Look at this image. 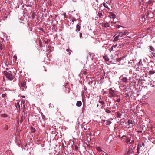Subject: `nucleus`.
Returning a JSON list of instances; mask_svg holds the SVG:
<instances>
[{
  "instance_id": "obj_8",
  "label": "nucleus",
  "mask_w": 155,
  "mask_h": 155,
  "mask_svg": "<svg viewBox=\"0 0 155 155\" xmlns=\"http://www.w3.org/2000/svg\"><path fill=\"white\" fill-rule=\"evenodd\" d=\"M142 147V145L141 143H139L137 147L138 151H139L141 149Z\"/></svg>"
},
{
  "instance_id": "obj_6",
  "label": "nucleus",
  "mask_w": 155,
  "mask_h": 155,
  "mask_svg": "<svg viewBox=\"0 0 155 155\" xmlns=\"http://www.w3.org/2000/svg\"><path fill=\"white\" fill-rule=\"evenodd\" d=\"M110 23L105 22L102 23V26L104 27H107L110 26Z\"/></svg>"
},
{
  "instance_id": "obj_41",
  "label": "nucleus",
  "mask_w": 155,
  "mask_h": 155,
  "mask_svg": "<svg viewBox=\"0 0 155 155\" xmlns=\"http://www.w3.org/2000/svg\"><path fill=\"white\" fill-rule=\"evenodd\" d=\"M134 142V141L132 140L131 142L130 143H133Z\"/></svg>"
},
{
  "instance_id": "obj_5",
  "label": "nucleus",
  "mask_w": 155,
  "mask_h": 155,
  "mask_svg": "<svg viewBox=\"0 0 155 155\" xmlns=\"http://www.w3.org/2000/svg\"><path fill=\"white\" fill-rule=\"evenodd\" d=\"M134 152L132 149H130L127 152L126 155H133Z\"/></svg>"
},
{
  "instance_id": "obj_9",
  "label": "nucleus",
  "mask_w": 155,
  "mask_h": 155,
  "mask_svg": "<svg viewBox=\"0 0 155 155\" xmlns=\"http://www.w3.org/2000/svg\"><path fill=\"white\" fill-rule=\"evenodd\" d=\"M103 6L105 7V8H107L109 10H110V8H109L108 7V3H105V2H104L103 3Z\"/></svg>"
},
{
  "instance_id": "obj_23",
  "label": "nucleus",
  "mask_w": 155,
  "mask_h": 155,
  "mask_svg": "<svg viewBox=\"0 0 155 155\" xmlns=\"http://www.w3.org/2000/svg\"><path fill=\"white\" fill-rule=\"evenodd\" d=\"M105 112L108 113H110L111 112V111L108 108L105 109Z\"/></svg>"
},
{
  "instance_id": "obj_30",
  "label": "nucleus",
  "mask_w": 155,
  "mask_h": 155,
  "mask_svg": "<svg viewBox=\"0 0 155 155\" xmlns=\"http://www.w3.org/2000/svg\"><path fill=\"white\" fill-rule=\"evenodd\" d=\"M120 97H119V98L117 100L115 101V102H120Z\"/></svg>"
},
{
  "instance_id": "obj_13",
  "label": "nucleus",
  "mask_w": 155,
  "mask_h": 155,
  "mask_svg": "<svg viewBox=\"0 0 155 155\" xmlns=\"http://www.w3.org/2000/svg\"><path fill=\"white\" fill-rule=\"evenodd\" d=\"M80 30V26L79 25H77L76 26V31L77 32V33H78V31H79Z\"/></svg>"
},
{
  "instance_id": "obj_44",
  "label": "nucleus",
  "mask_w": 155,
  "mask_h": 155,
  "mask_svg": "<svg viewBox=\"0 0 155 155\" xmlns=\"http://www.w3.org/2000/svg\"><path fill=\"white\" fill-rule=\"evenodd\" d=\"M105 121H106V120H103V122H105Z\"/></svg>"
},
{
  "instance_id": "obj_33",
  "label": "nucleus",
  "mask_w": 155,
  "mask_h": 155,
  "mask_svg": "<svg viewBox=\"0 0 155 155\" xmlns=\"http://www.w3.org/2000/svg\"><path fill=\"white\" fill-rule=\"evenodd\" d=\"M72 21L73 22H74V21H76V19L75 18H73Z\"/></svg>"
},
{
  "instance_id": "obj_3",
  "label": "nucleus",
  "mask_w": 155,
  "mask_h": 155,
  "mask_svg": "<svg viewBox=\"0 0 155 155\" xmlns=\"http://www.w3.org/2000/svg\"><path fill=\"white\" fill-rule=\"evenodd\" d=\"M116 93V90H113L112 88H110L109 91V96L110 97H113Z\"/></svg>"
},
{
  "instance_id": "obj_10",
  "label": "nucleus",
  "mask_w": 155,
  "mask_h": 155,
  "mask_svg": "<svg viewBox=\"0 0 155 155\" xmlns=\"http://www.w3.org/2000/svg\"><path fill=\"white\" fill-rule=\"evenodd\" d=\"M82 103L81 101H78L76 103V105L78 107H80L82 105Z\"/></svg>"
},
{
  "instance_id": "obj_4",
  "label": "nucleus",
  "mask_w": 155,
  "mask_h": 155,
  "mask_svg": "<svg viewBox=\"0 0 155 155\" xmlns=\"http://www.w3.org/2000/svg\"><path fill=\"white\" fill-rule=\"evenodd\" d=\"M96 14L99 18H102L104 17V12L103 10H99L97 11Z\"/></svg>"
},
{
  "instance_id": "obj_16",
  "label": "nucleus",
  "mask_w": 155,
  "mask_h": 155,
  "mask_svg": "<svg viewBox=\"0 0 155 155\" xmlns=\"http://www.w3.org/2000/svg\"><path fill=\"white\" fill-rule=\"evenodd\" d=\"M36 16V14L34 12H33L32 13L31 17L33 19H34L35 18Z\"/></svg>"
},
{
  "instance_id": "obj_19",
  "label": "nucleus",
  "mask_w": 155,
  "mask_h": 155,
  "mask_svg": "<svg viewBox=\"0 0 155 155\" xmlns=\"http://www.w3.org/2000/svg\"><path fill=\"white\" fill-rule=\"evenodd\" d=\"M16 106L17 108H18V109L20 110V107L19 105V103H17L16 104Z\"/></svg>"
},
{
  "instance_id": "obj_20",
  "label": "nucleus",
  "mask_w": 155,
  "mask_h": 155,
  "mask_svg": "<svg viewBox=\"0 0 155 155\" xmlns=\"http://www.w3.org/2000/svg\"><path fill=\"white\" fill-rule=\"evenodd\" d=\"M97 150L99 151V152H104L103 150L101 149V148L100 147H97Z\"/></svg>"
},
{
  "instance_id": "obj_38",
  "label": "nucleus",
  "mask_w": 155,
  "mask_h": 155,
  "mask_svg": "<svg viewBox=\"0 0 155 155\" xmlns=\"http://www.w3.org/2000/svg\"><path fill=\"white\" fill-rule=\"evenodd\" d=\"M141 144L142 146H143V147H144L145 144L144 142H142Z\"/></svg>"
},
{
  "instance_id": "obj_15",
  "label": "nucleus",
  "mask_w": 155,
  "mask_h": 155,
  "mask_svg": "<svg viewBox=\"0 0 155 155\" xmlns=\"http://www.w3.org/2000/svg\"><path fill=\"white\" fill-rule=\"evenodd\" d=\"M122 114L119 112H118L117 113V117L118 118H120L121 117Z\"/></svg>"
},
{
  "instance_id": "obj_11",
  "label": "nucleus",
  "mask_w": 155,
  "mask_h": 155,
  "mask_svg": "<svg viewBox=\"0 0 155 155\" xmlns=\"http://www.w3.org/2000/svg\"><path fill=\"white\" fill-rule=\"evenodd\" d=\"M128 79L126 77H124L122 79V80L123 82L125 83H127L128 82Z\"/></svg>"
},
{
  "instance_id": "obj_21",
  "label": "nucleus",
  "mask_w": 155,
  "mask_h": 155,
  "mask_svg": "<svg viewBox=\"0 0 155 155\" xmlns=\"http://www.w3.org/2000/svg\"><path fill=\"white\" fill-rule=\"evenodd\" d=\"M104 59L107 61H108L109 60V58L108 57L106 56H105L103 57Z\"/></svg>"
},
{
  "instance_id": "obj_45",
  "label": "nucleus",
  "mask_w": 155,
  "mask_h": 155,
  "mask_svg": "<svg viewBox=\"0 0 155 155\" xmlns=\"http://www.w3.org/2000/svg\"><path fill=\"white\" fill-rule=\"evenodd\" d=\"M92 133H91L90 134V136H91L92 135Z\"/></svg>"
},
{
  "instance_id": "obj_1",
  "label": "nucleus",
  "mask_w": 155,
  "mask_h": 155,
  "mask_svg": "<svg viewBox=\"0 0 155 155\" xmlns=\"http://www.w3.org/2000/svg\"><path fill=\"white\" fill-rule=\"evenodd\" d=\"M107 15L108 17H110L111 18H112L113 21L110 20L109 21V23L110 24L111 23L113 24H116L117 22V21H114V20L116 18V15L115 14L112 13L111 12H109L107 13Z\"/></svg>"
},
{
  "instance_id": "obj_22",
  "label": "nucleus",
  "mask_w": 155,
  "mask_h": 155,
  "mask_svg": "<svg viewBox=\"0 0 155 155\" xmlns=\"http://www.w3.org/2000/svg\"><path fill=\"white\" fill-rule=\"evenodd\" d=\"M154 0H149L147 3L148 4H151L154 2Z\"/></svg>"
},
{
  "instance_id": "obj_12",
  "label": "nucleus",
  "mask_w": 155,
  "mask_h": 155,
  "mask_svg": "<svg viewBox=\"0 0 155 155\" xmlns=\"http://www.w3.org/2000/svg\"><path fill=\"white\" fill-rule=\"evenodd\" d=\"M119 34L120 35V37H122L123 35H126L127 33L125 31H124L123 32H120Z\"/></svg>"
},
{
  "instance_id": "obj_43",
  "label": "nucleus",
  "mask_w": 155,
  "mask_h": 155,
  "mask_svg": "<svg viewBox=\"0 0 155 155\" xmlns=\"http://www.w3.org/2000/svg\"><path fill=\"white\" fill-rule=\"evenodd\" d=\"M117 46V45H115L113 47H114V48H115Z\"/></svg>"
},
{
  "instance_id": "obj_36",
  "label": "nucleus",
  "mask_w": 155,
  "mask_h": 155,
  "mask_svg": "<svg viewBox=\"0 0 155 155\" xmlns=\"http://www.w3.org/2000/svg\"><path fill=\"white\" fill-rule=\"evenodd\" d=\"M6 96V95L5 94H3L2 95V97H5Z\"/></svg>"
},
{
  "instance_id": "obj_32",
  "label": "nucleus",
  "mask_w": 155,
  "mask_h": 155,
  "mask_svg": "<svg viewBox=\"0 0 155 155\" xmlns=\"http://www.w3.org/2000/svg\"><path fill=\"white\" fill-rule=\"evenodd\" d=\"M151 56L153 57H155V53L153 52H152L151 54Z\"/></svg>"
},
{
  "instance_id": "obj_37",
  "label": "nucleus",
  "mask_w": 155,
  "mask_h": 155,
  "mask_svg": "<svg viewBox=\"0 0 155 155\" xmlns=\"http://www.w3.org/2000/svg\"><path fill=\"white\" fill-rule=\"evenodd\" d=\"M120 27H122L121 26H120L119 25H118L117 26V28H119Z\"/></svg>"
},
{
  "instance_id": "obj_47",
  "label": "nucleus",
  "mask_w": 155,
  "mask_h": 155,
  "mask_svg": "<svg viewBox=\"0 0 155 155\" xmlns=\"http://www.w3.org/2000/svg\"><path fill=\"white\" fill-rule=\"evenodd\" d=\"M84 74H85V73H86V72H84Z\"/></svg>"
},
{
  "instance_id": "obj_42",
  "label": "nucleus",
  "mask_w": 155,
  "mask_h": 155,
  "mask_svg": "<svg viewBox=\"0 0 155 155\" xmlns=\"http://www.w3.org/2000/svg\"><path fill=\"white\" fill-rule=\"evenodd\" d=\"M75 148L76 150H77L78 149V147L76 146L75 147Z\"/></svg>"
},
{
  "instance_id": "obj_18",
  "label": "nucleus",
  "mask_w": 155,
  "mask_h": 155,
  "mask_svg": "<svg viewBox=\"0 0 155 155\" xmlns=\"http://www.w3.org/2000/svg\"><path fill=\"white\" fill-rule=\"evenodd\" d=\"M112 122L110 121V119H109L107 120H106V125H110L111 123Z\"/></svg>"
},
{
  "instance_id": "obj_26",
  "label": "nucleus",
  "mask_w": 155,
  "mask_h": 155,
  "mask_svg": "<svg viewBox=\"0 0 155 155\" xmlns=\"http://www.w3.org/2000/svg\"><path fill=\"white\" fill-rule=\"evenodd\" d=\"M155 73V71L154 70H151L149 71V73L150 74H153Z\"/></svg>"
},
{
  "instance_id": "obj_24",
  "label": "nucleus",
  "mask_w": 155,
  "mask_h": 155,
  "mask_svg": "<svg viewBox=\"0 0 155 155\" xmlns=\"http://www.w3.org/2000/svg\"><path fill=\"white\" fill-rule=\"evenodd\" d=\"M150 49L152 51H155V48H154L152 46H150Z\"/></svg>"
},
{
  "instance_id": "obj_29",
  "label": "nucleus",
  "mask_w": 155,
  "mask_h": 155,
  "mask_svg": "<svg viewBox=\"0 0 155 155\" xmlns=\"http://www.w3.org/2000/svg\"><path fill=\"white\" fill-rule=\"evenodd\" d=\"M31 131L32 132H34L35 131V129L34 128L32 127L31 128Z\"/></svg>"
},
{
  "instance_id": "obj_35",
  "label": "nucleus",
  "mask_w": 155,
  "mask_h": 155,
  "mask_svg": "<svg viewBox=\"0 0 155 155\" xmlns=\"http://www.w3.org/2000/svg\"><path fill=\"white\" fill-rule=\"evenodd\" d=\"M3 49V47L2 45V44H0V49L1 50L2 49Z\"/></svg>"
},
{
  "instance_id": "obj_25",
  "label": "nucleus",
  "mask_w": 155,
  "mask_h": 155,
  "mask_svg": "<svg viewBox=\"0 0 155 155\" xmlns=\"http://www.w3.org/2000/svg\"><path fill=\"white\" fill-rule=\"evenodd\" d=\"M120 36V35H119H119H117V36H116L115 38H114V41H117V40H118L119 38V37Z\"/></svg>"
},
{
  "instance_id": "obj_2",
  "label": "nucleus",
  "mask_w": 155,
  "mask_h": 155,
  "mask_svg": "<svg viewBox=\"0 0 155 155\" xmlns=\"http://www.w3.org/2000/svg\"><path fill=\"white\" fill-rule=\"evenodd\" d=\"M4 75L6 76V78L8 80H13L14 78L12 74L9 72L6 71H4Z\"/></svg>"
},
{
  "instance_id": "obj_7",
  "label": "nucleus",
  "mask_w": 155,
  "mask_h": 155,
  "mask_svg": "<svg viewBox=\"0 0 155 155\" xmlns=\"http://www.w3.org/2000/svg\"><path fill=\"white\" fill-rule=\"evenodd\" d=\"M99 102L101 104V107H103L104 106V105L105 104V102L102 100H99Z\"/></svg>"
},
{
  "instance_id": "obj_27",
  "label": "nucleus",
  "mask_w": 155,
  "mask_h": 155,
  "mask_svg": "<svg viewBox=\"0 0 155 155\" xmlns=\"http://www.w3.org/2000/svg\"><path fill=\"white\" fill-rule=\"evenodd\" d=\"M1 116L3 118H6L8 117V116L6 114H4L1 115Z\"/></svg>"
},
{
  "instance_id": "obj_17",
  "label": "nucleus",
  "mask_w": 155,
  "mask_h": 155,
  "mask_svg": "<svg viewBox=\"0 0 155 155\" xmlns=\"http://www.w3.org/2000/svg\"><path fill=\"white\" fill-rule=\"evenodd\" d=\"M26 84V82L25 81L22 82L21 83V86L22 87H24Z\"/></svg>"
},
{
  "instance_id": "obj_48",
  "label": "nucleus",
  "mask_w": 155,
  "mask_h": 155,
  "mask_svg": "<svg viewBox=\"0 0 155 155\" xmlns=\"http://www.w3.org/2000/svg\"><path fill=\"white\" fill-rule=\"evenodd\" d=\"M97 107H98V106H99V105H98V104H97Z\"/></svg>"
},
{
  "instance_id": "obj_34",
  "label": "nucleus",
  "mask_w": 155,
  "mask_h": 155,
  "mask_svg": "<svg viewBox=\"0 0 155 155\" xmlns=\"http://www.w3.org/2000/svg\"><path fill=\"white\" fill-rule=\"evenodd\" d=\"M82 33H80V34H79V37H80V38H81V37H82Z\"/></svg>"
},
{
  "instance_id": "obj_31",
  "label": "nucleus",
  "mask_w": 155,
  "mask_h": 155,
  "mask_svg": "<svg viewBox=\"0 0 155 155\" xmlns=\"http://www.w3.org/2000/svg\"><path fill=\"white\" fill-rule=\"evenodd\" d=\"M113 97H116L117 98H118V97H120L118 95H117V94H115L114 95V96H113Z\"/></svg>"
},
{
  "instance_id": "obj_46",
  "label": "nucleus",
  "mask_w": 155,
  "mask_h": 155,
  "mask_svg": "<svg viewBox=\"0 0 155 155\" xmlns=\"http://www.w3.org/2000/svg\"><path fill=\"white\" fill-rule=\"evenodd\" d=\"M104 76H102V78H101L102 79H104Z\"/></svg>"
},
{
  "instance_id": "obj_49",
  "label": "nucleus",
  "mask_w": 155,
  "mask_h": 155,
  "mask_svg": "<svg viewBox=\"0 0 155 155\" xmlns=\"http://www.w3.org/2000/svg\"><path fill=\"white\" fill-rule=\"evenodd\" d=\"M56 155H59V154H57Z\"/></svg>"
},
{
  "instance_id": "obj_28",
  "label": "nucleus",
  "mask_w": 155,
  "mask_h": 155,
  "mask_svg": "<svg viewBox=\"0 0 155 155\" xmlns=\"http://www.w3.org/2000/svg\"><path fill=\"white\" fill-rule=\"evenodd\" d=\"M66 51L67 52H68V54L69 55H70L71 54V52L72 51H71V50L68 49H67L66 50Z\"/></svg>"
},
{
  "instance_id": "obj_40",
  "label": "nucleus",
  "mask_w": 155,
  "mask_h": 155,
  "mask_svg": "<svg viewBox=\"0 0 155 155\" xmlns=\"http://www.w3.org/2000/svg\"><path fill=\"white\" fill-rule=\"evenodd\" d=\"M141 62V59H140V61H139V64H140Z\"/></svg>"
},
{
  "instance_id": "obj_14",
  "label": "nucleus",
  "mask_w": 155,
  "mask_h": 155,
  "mask_svg": "<svg viewBox=\"0 0 155 155\" xmlns=\"http://www.w3.org/2000/svg\"><path fill=\"white\" fill-rule=\"evenodd\" d=\"M128 123L129 124H135L134 122L131 120H128Z\"/></svg>"
},
{
  "instance_id": "obj_39",
  "label": "nucleus",
  "mask_w": 155,
  "mask_h": 155,
  "mask_svg": "<svg viewBox=\"0 0 155 155\" xmlns=\"http://www.w3.org/2000/svg\"><path fill=\"white\" fill-rule=\"evenodd\" d=\"M130 140H127V143H130Z\"/></svg>"
}]
</instances>
